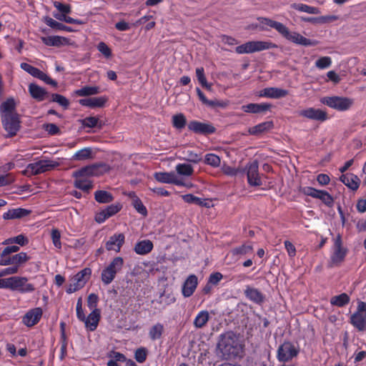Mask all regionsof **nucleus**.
<instances>
[{"label":"nucleus","instance_id":"nucleus-48","mask_svg":"<svg viewBox=\"0 0 366 366\" xmlns=\"http://www.w3.org/2000/svg\"><path fill=\"white\" fill-rule=\"evenodd\" d=\"M172 122L173 127L177 129H183L187 124L186 117L182 113L173 115Z\"/></svg>","mask_w":366,"mask_h":366},{"label":"nucleus","instance_id":"nucleus-9","mask_svg":"<svg viewBox=\"0 0 366 366\" xmlns=\"http://www.w3.org/2000/svg\"><path fill=\"white\" fill-rule=\"evenodd\" d=\"M247 182L252 187H259L262 184L260 174L259 173V164L254 160L247 164L245 167Z\"/></svg>","mask_w":366,"mask_h":366},{"label":"nucleus","instance_id":"nucleus-13","mask_svg":"<svg viewBox=\"0 0 366 366\" xmlns=\"http://www.w3.org/2000/svg\"><path fill=\"white\" fill-rule=\"evenodd\" d=\"M188 129L194 133L199 134H210L214 133L216 131L212 124L196 120L191 121L188 124Z\"/></svg>","mask_w":366,"mask_h":366},{"label":"nucleus","instance_id":"nucleus-63","mask_svg":"<svg viewBox=\"0 0 366 366\" xmlns=\"http://www.w3.org/2000/svg\"><path fill=\"white\" fill-rule=\"evenodd\" d=\"M99 298L98 296L95 294H90L87 299V306L90 310H97V302H98Z\"/></svg>","mask_w":366,"mask_h":366},{"label":"nucleus","instance_id":"nucleus-24","mask_svg":"<svg viewBox=\"0 0 366 366\" xmlns=\"http://www.w3.org/2000/svg\"><path fill=\"white\" fill-rule=\"evenodd\" d=\"M41 41L49 46H60L69 44V39L60 36H41Z\"/></svg>","mask_w":366,"mask_h":366},{"label":"nucleus","instance_id":"nucleus-20","mask_svg":"<svg viewBox=\"0 0 366 366\" xmlns=\"http://www.w3.org/2000/svg\"><path fill=\"white\" fill-rule=\"evenodd\" d=\"M346 254V249L342 246V238L337 235L334 239V252L331 257L332 262L342 261Z\"/></svg>","mask_w":366,"mask_h":366},{"label":"nucleus","instance_id":"nucleus-54","mask_svg":"<svg viewBox=\"0 0 366 366\" xmlns=\"http://www.w3.org/2000/svg\"><path fill=\"white\" fill-rule=\"evenodd\" d=\"M182 199L189 204H194L197 205H204V200L197 197L192 194H187L182 196Z\"/></svg>","mask_w":366,"mask_h":366},{"label":"nucleus","instance_id":"nucleus-19","mask_svg":"<svg viewBox=\"0 0 366 366\" xmlns=\"http://www.w3.org/2000/svg\"><path fill=\"white\" fill-rule=\"evenodd\" d=\"M252 253L253 247L250 244H243L232 249L229 252V254L236 260L243 258L247 255L252 254Z\"/></svg>","mask_w":366,"mask_h":366},{"label":"nucleus","instance_id":"nucleus-6","mask_svg":"<svg viewBox=\"0 0 366 366\" xmlns=\"http://www.w3.org/2000/svg\"><path fill=\"white\" fill-rule=\"evenodd\" d=\"M58 166L57 162L46 159L29 164L26 170L31 174L36 175L51 170Z\"/></svg>","mask_w":366,"mask_h":366},{"label":"nucleus","instance_id":"nucleus-30","mask_svg":"<svg viewBox=\"0 0 366 366\" xmlns=\"http://www.w3.org/2000/svg\"><path fill=\"white\" fill-rule=\"evenodd\" d=\"M124 264L122 257H116L113 261L102 271V274H116L120 271Z\"/></svg>","mask_w":366,"mask_h":366},{"label":"nucleus","instance_id":"nucleus-1","mask_svg":"<svg viewBox=\"0 0 366 366\" xmlns=\"http://www.w3.org/2000/svg\"><path fill=\"white\" fill-rule=\"evenodd\" d=\"M257 19L259 23V29L261 30H268V27L274 29L285 39L295 44L308 46H315L317 44L316 41L307 39L296 31H290L289 29L281 22L262 16L258 17Z\"/></svg>","mask_w":366,"mask_h":366},{"label":"nucleus","instance_id":"nucleus-42","mask_svg":"<svg viewBox=\"0 0 366 366\" xmlns=\"http://www.w3.org/2000/svg\"><path fill=\"white\" fill-rule=\"evenodd\" d=\"M29 243L28 238L24 234H19L14 237L6 239L2 244H16L19 246H25Z\"/></svg>","mask_w":366,"mask_h":366},{"label":"nucleus","instance_id":"nucleus-38","mask_svg":"<svg viewBox=\"0 0 366 366\" xmlns=\"http://www.w3.org/2000/svg\"><path fill=\"white\" fill-rule=\"evenodd\" d=\"M291 7L297 11L305 12L310 14H319L320 10L317 7L311 6L305 4H292Z\"/></svg>","mask_w":366,"mask_h":366},{"label":"nucleus","instance_id":"nucleus-22","mask_svg":"<svg viewBox=\"0 0 366 366\" xmlns=\"http://www.w3.org/2000/svg\"><path fill=\"white\" fill-rule=\"evenodd\" d=\"M197 276H189L182 285V295L185 297H190L197 286Z\"/></svg>","mask_w":366,"mask_h":366},{"label":"nucleus","instance_id":"nucleus-32","mask_svg":"<svg viewBox=\"0 0 366 366\" xmlns=\"http://www.w3.org/2000/svg\"><path fill=\"white\" fill-rule=\"evenodd\" d=\"M153 247L152 241L145 239L137 242L134 250L138 254L144 255L149 253L152 250Z\"/></svg>","mask_w":366,"mask_h":366},{"label":"nucleus","instance_id":"nucleus-26","mask_svg":"<svg viewBox=\"0 0 366 366\" xmlns=\"http://www.w3.org/2000/svg\"><path fill=\"white\" fill-rule=\"evenodd\" d=\"M104 97L81 99L79 101L81 106L89 108L102 107L107 102Z\"/></svg>","mask_w":366,"mask_h":366},{"label":"nucleus","instance_id":"nucleus-58","mask_svg":"<svg viewBox=\"0 0 366 366\" xmlns=\"http://www.w3.org/2000/svg\"><path fill=\"white\" fill-rule=\"evenodd\" d=\"M99 119L96 117H88L81 120L84 127L94 128L97 126Z\"/></svg>","mask_w":366,"mask_h":366},{"label":"nucleus","instance_id":"nucleus-43","mask_svg":"<svg viewBox=\"0 0 366 366\" xmlns=\"http://www.w3.org/2000/svg\"><path fill=\"white\" fill-rule=\"evenodd\" d=\"M163 332L164 325L158 322L149 329V336L152 340H157L162 337Z\"/></svg>","mask_w":366,"mask_h":366},{"label":"nucleus","instance_id":"nucleus-49","mask_svg":"<svg viewBox=\"0 0 366 366\" xmlns=\"http://www.w3.org/2000/svg\"><path fill=\"white\" fill-rule=\"evenodd\" d=\"M315 198L320 199L327 206L331 207L333 205L334 199L325 190H319Z\"/></svg>","mask_w":366,"mask_h":366},{"label":"nucleus","instance_id":"nucleus-29","mask_svg":"<svg viewBox=\"0 0 366 366\" xmlns=\"http://www.w3.org/2000/svg\"><path fill=\"white\" fill-rule=\"evenodd\" d=\"M244 294L247 299L256 304L260 305L264 302V295L255 288L247 286Z\"/></svg>","mask_w":366,"mask_h":366},{"label":"nucleus","instance_id":"nucleus-27","mask_svg":"<svg viewBox=\"0 0 366 366\" xmlns=\"http://www.w3.org/2000/svg\"><path fill=\"white\" fill-rule=\"evenodd\" d=\"M31 213V210L24 208H15L8 210L3 214L4 219H20L28 216Z\"/></svg>","mask_w":366,"mask_h":366},{"label":"nucleus","instance_id":"nucleus-61","mask_svg":"<svg viewBox=\"0 0 366 366\" xmlns=\"http://www.w3.org/2000/svg\"><path fill=\"white\" fill-rule=\"evenodd\" d=\"M134 207L141 214L146 216L147 214V210L146 207L143 204L142 201L137 198L134 200Z\"/></svg>","mask_w":366,"mask_h":366},{"label":"nucleus","instance_id":"nucleus-21","mask_svg":"<svg viewBox=\"0 0 366 366\" xmlns=\"http://www.w3.org/2000/svg\"><path fill=\"white\" fill-rule=\"evenodd\" d=\"M340 180L353 191H356L359 188L360 183L358 177L352 173L342 174L340 177Z\"/></svg>","mask_w":366,"mask_h":366},{"label":"nucleus","instance_id":"nucleus-2","mask_svg":"<svg viewBox=\"0 0 366 366\" xmlns=\"http://www.w3.org/2000/svg\"><path fill=\"white\" fill-rule=\"evenodd\" d=\"M243 352V345L238 336L232 332L222 334L217 345V352L223 359L231 360L240 356Z\"/></svg>","mask_w":366,"mask_h":366},{"label":"nucleus","instance_id":"nucleus-4","mask_svg":"<svg viewBox=\"0 0 366 366\" xmlns=\"http://www.w3.org/2000/svg\"><path fill=\"white\" fill-rule=\"evenodd\" d=\"M320 102L333 109L345 112L351 108L354 104V100L345 97L332 96L321 98Z\"/></svg>","mask_w":366,"mask_h":366},{"label":"nucleus","instance_id":"nucleus-34","mask_svg":"<svg viewBox=\"0 0 366 366\" xmlns=\"http://www.w3.org/2000/svg\"><path fill=\"white\" fill-rule=\"evenodd\" d=\"M176 301L173 292L169 289H165L159 297V302L164 307L168 306Z\"/></svg>","mask_w":366,"mask_h":366},{"label":"nucleus","instance_id":"nucleus-10","mask_svg":"<svg viewBox=\"0 0 366 366\" xmlns=\"http://www.w3.org/2000/svg\"><path fill=\"white\" fill-rule=\"evenodd\" d=\"M298 115L319 122H324L328 119V114L326 111L315 107H308L300 110L298 112Z\"/></svg>","mask_w":366,"mask_h":366},{"label":"nucleus","instance_id":"nucleus-11","mask_svg":"<svg viewBox=\"0 0 366 366\" xmlns=\"http://www.w3.org/2000/svg\"><path fill=\"white\" fill-rule=\"evenodd\" d=\"M3 127L7 132L6 137H11L16 134L20 128V121L18 115H5L1 118Z\"/></svg>","mask_w":366,"mask_h":366},{"label":"nucleus","instance_id":"nucleus-53","mask_svg":"<svg viewBox=\"0 0 366 366\" xmlns=\"http://www.w3.org/2000/svg\"><path fill=\"white\" fill-rule=\"evenodd\" d=\"M54 16L56 19L64 21L67 24H74L78 25H81L84 24V22L81 19H74L71 16H68L64 14H54Z\"/></svg>","mask_w":366,"mask_h":366},{"label":"nucleus","instance_id":"nucleus-60","mask_svg":"<svg viewBox=\"0 0 366 366\" xmlns=\"http://www.w3.org/2000/svg\"><path fill=\"white\" fill-rule=\"evenodd\" d=\"M73 177L87 178L92 177L89 165L81 167L74 172Z\"/></svg>","mask_w":366,"mask_h":366},{"label":"nucleus","instance_id":"nucleus-18","mask_svg":"<svg viewBox=\"0 0 366 366\" xmlns=\"http://www.w3.org/2000/svg\"><path fill=\"white\" fill-rule=\"evenodd\" d=\"M29 92L31 97L38 102H42L49 96V92L44 88L34 83L29 85Z\"/></svg>","mask_w":366,"mask_h":366},{"label":"nucleus","instance_id":"nucleus-51","mask_svg":"<svg viewBox=\"0 0 366 366\" xmlns=\"http://www.w3.org/2000/svg\"><path fill=\"white\" fill-rule=\"evenodd\" d=\"M51 96V102L57 103L64 109H68L69 106V101L64 96L59 94H52Z\"/></svg>","mask_w":366,"mask_h":366},{"label":"nucleus","instance_id":"nucleus-5","mask_svg":"<svg viewBox=\"0 0 366 366\" xmlns=\"http://www.w3.org/2000/svg\"><path fill=\"white\" fill-rule=\"evenodd\" d=\"M27 279L21 276H11L6 279H0V288L12 290L31 291L33 287L26 284Z\"/></svg>","mask_w":366,"mask_h":366},{"label":"nucleus","instance_id":"nucleus-7","mask_svg":"<svg viewBox=\"0 0 366 366\" xmlns=\"http://www.w3.org/2000/svg\"><path fill=\"white\" fill-rule=\"evenodd\" d=\"M350 323L359 331L366 330V302H358L357 311L350 317Z\"/></svg>","mask_w":366,"mask_h":366},{"label":"nucleus","instance_id":"nucleus-37","mask_svg":"<svg viewBox=\"0 0 366 366\" xmlns=\"http://www.w3.org/2000/svg\"><path fill=\"white\" fill-rule=\"evenodd\" d=\"M92 177L100 176L109 170V166L105 163H96L89 165Z\"/></svg>","mask_w":366,"mask_h":366},{"label":"nucleus","instance_id":"nucleus-47","mask_svg":"<svg viewBox=\"0 0 366 366\" xmlns=\"http://www.w3.org/2000/svg\"><path fill=\"white\" fill-rule=\"evenodd\" d=\"M176 171L179 175L190 177L194 172V169L192 165L188 164H178L176 166Z\"/></svg>","mask_w":366,"mask_h":366},{"label":"nucleus","instance_id":"nucleus-52","mask_svg":"<svg viewBox=\"0 0 366 366\" xmlns=\"http://www.w3.org/2000/svg\"><path fill=\"white\" fill-rule=\"evenodd\" d=\"M20 67L24 71H26L27 73H29L30 75H31L32 76H34L35 78H38V76H39V74L41 71L38 68L34 67L32 65H31L28 63H25V62L21 63L20 64Z\"/></svg>","mask_w":366,"mask_h":366},{"label":"nucleus","instance_id":"nucleus-36","mask_svg":"<svg viewBox=\"0 0 366 366\" xmlns=\"http://www.w3.org/2000/svg\"><path fill=\"white\" fill-rule=\"evenodd\" d=\"M209 320V314L207 310L200 311L195 317L193 324L196 328H202Z\"/></svg>","mask_w":366,"mask_h":366},{"label":"nucleus","instance_id":"nucleus-16","mask_svg":"<svg viewBox=\"0 0 366 366\" xmlns=\"http://www.w3.org/2000/svg\"><path fill=\"white\" fill-rule=\"evenodd\" d=\"M42 316V310L36 307L29 310L23 317L22 322L27 327H32L37 324Z\"/></svg>","mask_w":366,"mask_h":366},{"label":"nucleus","instance_id":"nucleus-15","mask_svg":"<svg viewBox=\"0 0 366 366\" xmlns=\"http://www.w3.org/2000/svg\"><path fill=\"white\" fill-rule=\"evenodd\" d=\"M154 177L157 181L166 184H174L177 186L184 184L182 180L174 172H155Z\"/></svg>","mask_w":366,"mask_h":366},{"label":"nucleus","instance_id":"nucleus-33","mask_svg":"<svg viewBox=\"0 0 366 366\" xmlns=\"http://www.w3.org/2000/svg\"><path fill=\"white\" fill-rule=\"evenodd\" d=\"M93 159V152L91 147H84L76 152L71 157L73 161H85Z\"/></svg>","mask_w":366,"mask_h":366},{"label":"nucleus","instance_id":"nucleus-45","mask_svg":"<svg viewBox=\"0 0 366 366\" xmlns=\"http://www.w3.org/2000/svg\"><path fill=\"white\" fill-rule=\"evenodd\" d=\"M204 162L209 166L217 168L220 166L221 159L214 153H208L204 156Z\"/></svg>","mask_w":366,"mask_h":366},{"label":"nucleus","instance_id":"nucleus-14","mask_svg":"<svg viewBox=\"0 0 366 366\" xmlns=\"http://www.w3.org/2000/svg\"><path fill=\"white\" fill-rule=\"evenodd\" d=\"M125 241V236L123 233H115L111 236L105 244L108 251L119 252Z\"/></svg>","mask_w":366,"mask_h":366},{"label":"nucleus","instance_id":"nucleus-40","mask_svg":"<svg viewBox=\"0 0 366 366\" xmlns=\"http://www.w3.org/2000/svg\"><path fill=\"white\" fill-rule=\"evenodd\" d=\"M99 92L98 86H84L74 92V94L78 97H88L97 94Z\"/></svg>","mask_w":366,"mask_h":366},{"label":"nucleus","instance_id":"nucleus-41","mask_svg":"<svg viewBox=\"0 0 366 366\" xmlns=\"http://www.w3.org/2000/svg\"><path fill=\"white\" fill-rule=\"evenodd\" d=\"M350 297L346 293H342L339 295L332 297L330 299V304L339 307H344L350 302Z\"/></svg>","mask_w":366,"mask_h":366},{"label":"nucleus","instance_id":"nucleus-12","mask_svg":"<svg viewBox=\"0 0 366 366\" xmlns=\"http://www.w3.org/2000/svg\"><path fill=\"white\" fill-rule=\"evenodd\" d=\"M29 259V257L27 254L21 252L13 255L10 254L6 257H0V265L6 266L14 264L20 267Z\"/></svg>","mask_w":366,"mask_h":366},{"label":"nucleus","instance_id":"nucleus-25","mask_svg":"<svg viewBox=\"0 0 366 366\" xmlns=\"http://www.w3.org/2000/svg\"><path fill=\"white\" fill-rule=\"evenodd\" d=\"M271 104L267 103L256 104L250 103L242 107V109L247 113L257 114L267 111L270 109Z\"/></svg>","mask_w":366,"mask_h":366},{"label":"nucleus","instance_id":"nucleus-44","mask_svg":"<svg viewBox=\"0 0 366 366\" xmlns=\"http://www.w3.org/2000/svg\"><path fill=\"white\" fill-rule=\"evenodd\" d=\"M94 198L99 203H109L113 200V197L111 193L104 190L95 192Z\"/></svg>","mask_w":366,"mask_h":366},{"label":"nucleus","instance_id":"nucleus-31","mask_svg":"<svg viewBox=\"0 0 366 366\" xmlns=\"http://www.w3.org/2000/svg\"><path fill=\"white\" fill-rule=\"evenodd\" d=\"M16 108V103L13 98H9L5 102H2L0 106L1 116L5 117V115H15L16 114L14 111Z\"/></svg>","mask_w":366,"mask_h":366},{"label":"nucleus","instance_id":"nucleus-28","mask_svg":"<svg viewBox=\"0 0 366 366\" xmlns=\"http://www.w3.org/2000/svg\"><path fill=\"white\" fill-rule=\"evenodd\" d=\"M100 319V311L99 310H94L83 322L86 327L90 331H94L97 329Z\"/></svg>","mask_w":366,"mask_h":366},{"label":"nucleus","instance_id":"nucleus-35","mask_svg":"<svg viewBox=\"0 0 366 366\" xmlns=\"http://www.w3.org/2000/svg\"><path fill=\"white\" fill-rule=\"evenodd\" d=\"M44 22L47 26H50L54 29L66 31L67 32H72L74 31L71 27L59 23L49 16L44 17Z\"/></svg>","mask_w":366,"mask_h":366},{"label":"nucleus","instance_id":"nucleus-46","mask_svg":"<svg viewBox=\"0 0 366 366\" xmlns=\"http://www.w3.org/2000/svg\"><path fill=\"white\" fill-rule=\"evenodd\" d=\"M272 127V123L270 122H266L261 124H259L249 129V132L250 134L257 135L261 134Z\"/></svg>","mask_w":366,"mask_h":366},{"label":"nucleus","instance_id":"nucleus-56","mask_svg":"<svg viewBox=\"0 0 366 366\" xmlns=\"http://www.w3.org/2000/svg\"><path fill=\"white\" fill-rule=\"evenodd\" d=\"M331 64L332 59L330 56L320 57L315 62V66L320 69L328 68Z\"/></svg>","mask_w":366,"mask_h":366},{"label":"nucleus","instance_id":"nucleus-55","mask_svg":"<svg viewBox=\"0 0 366 366\" xmlns=\"http://www.w3.org/2000/svg\"><path fill=\"white\" fill-rule=\"evenodd\" d=\"M222 276H209L208 282L205 287H204V292L205 293H209L212 288L218 284V282L222 280Z\"/></svg>","mask_w":366,"mask_h":366},{"label":"nucleus","instance_id":"nucleus-17","mask_svg":"<svg viewBox=\"0 0 366 366\" xmlns=\"http://www.w3.org/2000/svg\"><path fill=\"white\" fill-rule=\"evenodd\" d=\"M288 94L289 92L287 89L278 87H267L260 92L259 97L270 99H280L286 97Z\"/></svg>","mask_w":366,"mask_h":366},{"label":"nucleus","instance_id":"nucleus-57","mask_svg":"<svg viewBox=\"0 0 366 366\" xmlns=\"http://www.w3.org/2000/svg\"><path fill=\"white\" fill-rule=\"evenodd\" d=\"M147 350L145 347H140L136 350L134 358L138 362L143 363L147 360Z\"/></svg>","mask_w":366,"mask_h":366},{"label":"nucleus","instance_id":"nucleus-50","mask_svg":"<svg viewBox=\"0 0 366 366\" xmlns=\"http://www.w3.org/2000/svg\"><path fill=\"white\" fill-rule=\"evenodd\" d=\"M196 76L199 83L204 87L207 89H211V85L207 83L205 74L204 69L203 67H198L196 69Z\"/></svg>","mask_w":366,"mask_h":366},{"label":"nucleus","instance_id":"nucleus-64","mask_svg":"<svg viewBox=\"0 0 366 366\" xmlns=\"http://www.w3.org/2000/svg\"><path fill=\"white\" fill-rule=\"evenodd\" d=\"M122 207L120 204H110L107 206L104 210L107 214L109 217H111L116 214L119 211H120Z\"/></svg>","mask_w":366,"mask_h":366},{"label":"nucleus","instance_id":"nucleus-59","mask_svg":"<svg viewBox=\"0 0 366 366\" xmlns=\"http://www.w3.org/2000/svg\"><path fill=\"white\" fill-rule=\"evenodd\" d=\"M51 239L54 247L57 249L61 248V234L56 229H54L51 231Z\"/></svg>","mask_w":366,"mask_h":366},{"label":"nucleus","instance_id":"nucleus-39","mask_svg":"<svg viewBox=\"0 0 366 366\" xmlns=\"http://www.w3.org/2000/svg\"><path fill=\"white\" fill-rule=\"evenodd\" d=\"M75 178L74 180V186L75 187L86 192H89L90 189L92 187V182L87 178L84 177H74Z\"/></svg>","mask_w":366,"mask_h":366},{"label":"nucleus","instance_id":"nucleus-3","mask_svg":"<svg viewBox=\"0 0 366 366\" xmlns=\"http://www.w3.org/2000/svg\"><path fill=\"white\" fill-rule=\"evenodd\" d=\"M277 45L270 41H249L235 48L238 54H252L254 52L276 49Z\"/></svg>","mask_w":366,"mask_h":366},{"label":"nucleus","instance_id":"nucleus-62","mask_svg":"<svg viewBox=\"0 0 366 366\" xmlns=\"http://www.w3.org/2000/svg\"><path fill=\"white\" fill-rule=\"evenodd\" d=\"M7 246L1 252L0 257H6L10 255L12 253L17 252L19 250V247L13 244H6Z\"/></svg>","mask_w":366,"mask_h":366},{"label":"nucleus","instance_id":"nucleus-8","mask_svg":"<svg viewBox=\"0 0 366 366\" xmlns=\"http://www.w3.org/2000/svg\"><path fill=\"white\" fill-rule=\"evenodd\" d=\"M299 353L297 347L290 342H285L277 349V358L278 361L286 362L292 360Z\"/></svg>","mask_w":366,"mask_h":366},{"label":"nucleus","instance_id":"nucleus-23","mask_svg":"<svg viewBox=\"0 0 366 366\" xmlns=\"http://www.w3.org/2000/svg\"><path fill=\"white\" fill-rule=\"evenodd\" d=\"M86 281L85 276H72L69 281L66 292L71 294L80 290L84 286Z\"/></svg>","mask_w":366,"mask_h":366}]
</instances>
